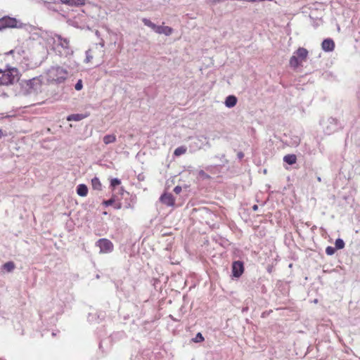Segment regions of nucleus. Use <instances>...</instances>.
I'll list each match as a JSON object with an SVG mask.
<instances>
[{
	"instance_id": "obj_33",
	"label": "nucleus",
	"mask_w": 360,
	"mask_h": 360,
	"mask_svg": "<svg viewBox=\"0 0 360 360\" xmlns=\"http://www.w3.org/2000/svg\"><path fill=\"white\" fill-rule=\"evenodd\" d=\"M252 208H253L254 210H257L258 207H257V205H255Z\"/></svg>"
},
{
	"instance_id": "obj_29",
	"label": "nucleus",
	"mask_w": 360,
	"mask_h": 360,
	"mask_svg": "<svg viewBox=\"0 0 360 360\" xmlns=\"http://www.w3.org/2000/svg\"><path fill=\"white\" fill-rule=\"evenodd\" d=\"M181 187L180 186H176V187H174V192L176 193V194H179L181 193Z\"/></svg>"
},
{
	"instance_id": "obj_9",
	"label": "nucleus",
	"mask_w": 360,
	"mask_h": 360,
	"mask_svg": "<svg viewBox=\"0 0 360 360\" xmlns=\"http://www.w3.org/2000/svg\"><path fill=\"white\" fill-rule=\"evenodd\" d=\"M321 48L325 51H333L335 49V43L331 39H326L321 43Z\"/></svg>"
},
{
	"instance_id": "obj_6",
	"label": "nucleus",
	"mask_w": 360,
	"mask_h": 360,
	"mask_svg": "<svg viewBox=\"0 0 360 360\" xmlns=\"http://www.w3.org/2000/svg\"><path fill=\"white\" fill-rule=\"evenodd\" d=\"M17 25L18 21L14 18L5 16L0 19V30L6 28H14L17 27Z\"/></svg>"
},
{
	"instance_id": "obj_5",
	"label": "nucleus",
	"mask_w": 360,
	"mask_h": 360,
	"mask_svg": "<svg viewBox=\"0 0 360 360\" xmlns=\"http://www.w3.org/2000/svg\"><path fill=\"white\" fill-rule=\"evenodd\" d=\"M96 245L99 247L101 253L111 252L114 248L112 243L107 238L99 239L96 242Z\"/></svg>"
},
{
	"instance_id": "obj_13",
	"label": "nucleus",
	"mask_w": 360,
	"mask_h": 360,
	"mask_svg": "<svg viewBox=\"0 0 360 360\" xmlns=\"http://www.w3.org/2000/svg\"><path fill=\"white\" fill-rule=\"evenodd\" d=\"M237 103V98L235 96H229L225 101V105L228 108L234 107Z\"/></svg>"
},
{
	"instance_id": "obj_21",
	"label": "nucleus",
	"mask_w": 360,
	"mask_h": 360,
	"mask_svg": "<svg viewBox=\"0 0 360 360\" xmlns=\"http://www.w3.org/2000/svg\"><path fill=\"white\" fill-rule=\"evenodd\" d=\"M86 4L85 0H72L71 6H84Z\"/></svg>"
},
{
	"instance_id": "obj_7",
	"label": "nucleus",
	"mask_w": 360,
	"mask_h": 360,
	"mask_svg": "<svg viewBox=\"0 0 360 360\" xmlns=\"http://www.w3.org/2000/svg\"><path fill=\"white\" fill-rule=\"evenodd\" d=\"M244 271L243 263L240 261H235L232 264V274L234 277H240Z\"/></svg>"
},
{
	"instance_id": "obj_15",
	"label": "nucleus",
	"mask_w": 360,
	"mask_h": 360,
	"mask_svg": "<svg viewBox=\"0 0 360 360\" xmlns=\"http://www.w3.org/2000/svg\"><path fill=\"white\" fill-rule=\"evenodd\" d=\"M283 161L288 165L295 164L297 162V156L294 154H288L283 157Z\"/></svg>"
},
{
	"instance_id": "obj_32",
	"label": "nucleus",
	"mask_w": 360,
	"mask_h": 360,
	"mask_svg": "<svg viewBox=\"0 0 360 360\" xmlns=\"http://www.w3.org/2000/svg\"><path fill=\"white\" fill-rule=\"evenodd\" d=\"M121 205H121V203H118L117 205H116L115 206V207L116 209H120V208H121Z\"/></svg>"
},
{
	"instance_id": "obj_10",
	"label": "nucleus",
	"mask_w": 360,
	"mask_h": 360,
	"mask_svg": "<svg viewBox=\"0 0 360 360\" xmlns=\"http://www.w3.org/2000/svg\"><path fill=\"white\" fill-rule=\"evenodd\" d=\"M58 44L64 50L70 49V41L68 39L63 38L61 36H57Z\"/></svg>"
},
{
	"instance_id": "obj_19",
	"label": "nucleus",
	"mask_w": 360,
	"mask_h": 360,
	"mask_svg": "<svg viewBox=\"0 0 360 360\" xmlns=\"http://www.w3.org/2000/svg\"><path fill=\"white\" fill-rule=\"evenodd\" d=\"M187 148L185 146H180L174 150V155L175 156H180L186 153Z\"/></svg>"
},
{
	"instance_id": "obj_16",
	"label": "nucleus",
	"mask_w": 360,
	"mask_h": 360,
	"mask_svg": "<svg viewBox=\"0 0 360 360\" xmlns=\"http://www.w3.org/2000/svg\"><path fill=\"white\" fill-rule=\"evenodd\" d=\"M91 186L94 190L101 191L102 188V184L98 177L91 179Z\"/></svg>"
},
{
	"instance_id": "obj_1",
	"label": "nucleus",
	"mask_w": 360,
	"mask_h": 360,
	"mask_svg": "<svg viewBox=\"0 0 360 360\" xmlns=\"http://www.w3.org/2000/svg\"><path fill=\"white\" fill-rule=\"evenodd\" d=\"M20 78L19 70L15 67L8 66L6 69L0 68V86H8L17 83Z\"/></svg>"
},
{
	"instance_id": "obj_25",
	"label": "nucleus",
	"mask_w": 360,
	"mask_h": 360,
	"mask_svg": "<svg viewBox=\"0 0 360 360\" xmlns=\"http://www.w3.org/2000/svg\"><path fill=\"white\" fill-rule=\"evenodd\" d=\"M20 56V50L13 49L10 51L9 52H7L5 53V55H13V56L15 58V55Z\"/></svg>"
},
{
	"instance_id": "obj_14",
	"label": "nucleus",
	"mask_w": 360,
	"mask_h": 360,
	"mask_svg": "<svg viewBox=\"0 0 360 360\" xmlns=\"http://www.w3.org/2000/svg\"><path fill=\"white\" fill-rule=\"evenodd\" d=\"M160 30H157L158 34H164L167 36L172 34L173 29L169 26H159Z\"/></svg>"
},
{
	"instance_id": "obj_27",
	"label": "nucleus",
	"mask_w": 360,
	"mask_h": 360,
	"mask_svg": "<svg viewBox=\"0 0 360 360\" xmlns=\"http://www.w3.org/2000/svg\"><path fill=\"white\" fill-rule=\"evenodd\" d=\"M115 202V198L112 197L110 199L108 200H104L103 202V204L105 205V206H110V205H112L113 203Z\"/></svg>"
},
{
	"instance_id": "obj_23",
	"label": "nucleus",
	"mask_w": 360,
	"mask_h": 360,
	"mask_svg": "<svg viewBox=\"0 0 360 360\" xmlns=\"http://www.w3.org/2000/svg\"><path fill=\"white\" fill-rule=\"evenodd\" d=\"M335 248L337 249H342L345 247V243H344L343 240H342L340 238H338L335 240Z\"/></svg>"
},
{
	"instance_id": "obj_31",
	"label": "nucleus",
	"mask_w": 360,
	"mask_h": 360,
	"mask_svg": "<svg viewBox=\"0 0 360 360\" xmlns=\"http://www.w3.org/2000/svg\"><path fill=\"white\" fill-rule=\"evenodd\" d=\"M61 3L64 4H67L68 6H71L72 0H60Z\"/></svg>"
},
{
	"instance_id": "obj_26",
	"label": "nucleus",
	"mask_w": 360,
	"mask_h": 360,
	"mask_svg": "<svg viewBox=\"0 0 360 360\" xmlns=\"http://www.w3.org/2000/svg\"><path fill=\"white\" fill-rule=\"evenodd\" d=\"M121 184V181L118 179H112L110 181V186L112 187H115Z\"/></svg>"
},
{
	"instance_id": "obj_2",
	"label": "nucleus",
	"mask_w": 360,
	"mask_h": 360,
	"mask_svg": "<svg viewBox=\"0 0 360 360\" xmlns=\"http://www.w3.org/2000/svg\"><path fill=\"white\" fill-rule=\"evenodd\" d=\"M309 51L303 47H299L290 57L289 65L293 69L302 66V63L307 60Z\"/></svg>"
},
{
	"instance_id": "obj_3",
	"label": "nucleus",
	"mask_w": 360,
	"mask_h": 360,
	"mask_svg": "<svg viewBox=\"0 0 360 360\" xmlns=\"http://www.w3.org/2000/svg\"><path fill=\"white\" fill-rule=\"evenodd\" d=\"M68 71L59 66L51 67L46 72L49 82L60 83L64 82L68 77Z\"/></svg>"
},
{
	"instance_id": "obj_4",
	"label": "nucleus",
	"mask_w": 360,
	"mask_h": 360,
	"mask_svg": "<svg viewBox=\"0 0 360 360\" xmlns=\"http://www.w3.org/2000/svg\"><path fill=\"white\" fill-rule=\"evenodd\" d=\"M103 56L104 51L101 48L96 46L91 49H89L86 51V57L85 61L86 63H90L98 65L103 62Z\"/></svg>"
},
{
	"instance_id": "obj_11",
	"label": "nucleus",
	"mask_w": 360,
	"mask_h": 360,
	"mask_svg": "<svg viewBox=\"0 0 360 360\" xmlns=\"http://www.w3.org/2000/svg\"><path fill=\"white\" fill-rule=\"evenodd\" d=\"M89 116V114H72L68 116V121H80Z\"/></svg>"
},
{
	"instance_id": "obj_20",
	"label": "nucleus",
	"mask_w": 360,
	"mask_h": 360,
	"mask_svg": "<svg viewBox=\"0 0 360 360\" xmlns=\"http://www.w3.org/2000/svg\"><path fill=\"white\" fill-rule=\"evenodd\" d=\"M15 267V264L13 262H8L3 265V268L8 272L12 271Z\"/></svg>"
},
{
	"instance_id": "obj_30",
	"label": "nucleus",
	"mask_w": 360,
	"mask_h": 360,
	"mask_svg": "<svg viewBox=\"0 0 360 360\" xmlns=\"http://www.w3.org/2000/svg\"><path fill=\"white\" fill-rule=\"evenodd\" d=\"M82 88V81L79 80L75 85L76 90H81Z\"/></svg>"
},
{
	"instance_id": "obj_8",
	"label": "nucleus",
	"mask_w": 360,
	"mask_h": 360,
	"mask_svg": "<svg viewBox=\"0 0 360 360\" xmlns=\"http://www.w3.org/2000/svg\"><path fill=\"white\" fill-rule=\"evenodd\" d=\"M160 202L169 207H173L175 204V198L172 193H164L160 198Z\"/></svg>"
},
{
	"instance_id": "obj_34",
	"label": "nucleus",
	"mask_w": 360,
	"mask_h": 360,
	"mask_svg": "<svg viewBox=\"0 0 360 360\" xmlns=\"http://www.w3.org/2000/svg\"><path fill=\"white\" fill-rule=\"evenodd\" d=\"M2 136H3V132H2V130L0 129V139L1 138Z\"/></svg>"
},
{
	"instance_id": "obj_17",
	"label": "nucleus",
	"mask_w": 360,
	"mask_h": 360,
	"mask_svg": "<svg viewBox=\"0 0 360 360\" xmlns=\"http://www.w3.org/2000/svg\"><path fill=\"white\" fill-rule=\"evenodd\" d=\"M143 22L144 23L145 25L150 27L152 30H153L155 32H157V30H160V27L158 25H156L155 24H154L153 22H152L150 20L147 19V18H143L142 20Z\"/></svg>"
},
{
	"instance_id": "obj_22",
	"label": "nucleus",
	"mask_w": 360,
	"mask_h": 360,
	"mask_svg": "<svg viewBox=\"0 0 360 360\" xmlns=\"http://www.w3.org/2000/svg\"><path fill=\"white\" fill-rule=\"evenodd\" d=\"M204 337L202 336L201 333H198L195 337L193 339L194 342H202L204 341Z\"/></svg>"
},
{
	"instance_id": "obj_28",
	"label": "nucleus",
	"mask_w": 360,
	"mask_h": 360,
	"mask_svg": "<svg viewBox=\"0 0 360 360\" xmlns=\"http://www.w3.org/2000/svg\"><path fill=\"white\" fill-rule=\"evenodd\" d=\"M199 175L204 179H210V176L206 174L203 170L199 172Z\"/></svg>"
},
{
	"instance_id": "obj_24",
	"label": "nucleus",
	"mask_w": 360,
	"mask_h": 360,
	"mask_svg": "<svg viewBox=\"0 0 360 360\" xmlns=\"http://www.w3.org/2000/svg\"><path fill=\"white\" fill-rule=\"evenodd\" d=\"M335 252V248L331 246H328L326 249V253L328 255H333Z\"/></svg>"
},
{
	"instance_id": "obj_18",
	"label": "nucleus",
	"mask_w": 360,
	"mask_h": 360,
	"mask_svg": "<svg viewBox=\"0 0 360 360\" xmlns=\"http://www.w3.org/2000/svg\"><path fill=\"white\" fill-rule=\"evenodd\" d=\"M116 136L114 134H108L103 137V142L105 144H109L115 142Z\"/></svg>"
},
{
	"instance_id": "obj_12",
	"label": "nucleus",
	"mask_w": 360,
	"mask_h": 360,
	"mask_svg": "<svg viewBox=\"0 0 360 360\" xmlns=\"http://www.w3.org/2000/svg\"><path fill=\"white\" fill-rule=\"evenodd\" d=\"M77 193L82 197H85L88 194V188L85 184H79L77 188Z\"/></svg>"
}]
</instances>
